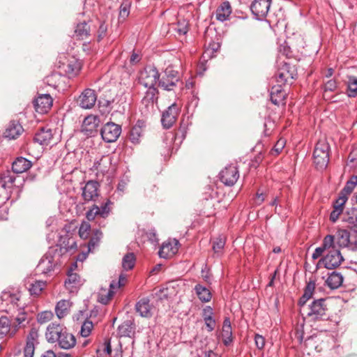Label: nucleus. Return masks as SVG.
Instances as JSON below:
<instances>
[{
    "label": "nucleus",
    "instance_id": "f257e3e1",
    "mask_svg": "<svg viewBox=\"0 0 357 357\" xmlns=\"http://www.w3.org/2000/svg\"><path fill=\"white\" fill-rule=\"evenodd\" d=\"M3 298L8 301L6 312L9 317H0V339L13 337L20 328L25 326V323H28L26 304L22 301L20 293H5Z\"/></svg>",
    "mask_w": 357,
    "mask_h": 357
},
{
    "label": "nucleus",
    "instance_id": "f03ea898",
    "mask_svg": "<svg viewBox=\"0 0 357 357\" xmlns=\"http://www.w3.org/2000/svg\"><path fill=\"white\" fill-rule=\"evenodd\" d=\"M328 310L326 299L320 298L314 300L310 304L308 305L302 306L301 307V312L303 314H306V316L310 317L313 320L323 319L326 315V312Z\"/></svg>",
    "mask_w": 357,
    "mask_h": 357
},
{
    "label": "nucleus",
    "instance_id": "7ed1b4c3",
    "mask_svg": "<svg viewBox=\"0 0 357 357\" xmlns=\"http://www.w3.org/2000/svg\"><path fill=\"white\" fill-rule=\"evenodd\" d=\"M330 146L326 139H320L317 143L313 159L316 168L320 170L324 169L329 162Z\"/></svg>",
    "mask_w": 357,
    "mask_h": 357
},
{
    "label": "nucleus",
    "instance_id": "20e7f679",
    "mask_svg": "<svg viewBox=\"0 0 357 357\" xmlns=\"http://www.w3.org/2000/svg\"><path fill=\"white\" fill-rule=\"evenodd\" d=\"M160 74L154 66H147L140 73L139 82L146 88H149L151 91L152 96L155 94L156 91L155 86L156 84H159Z\"/></svg>",
    "mask_w": 357,
    "mask_h": 357
},
{
    "label": "nucleus",
    "instance_id": "39448f33",
    "mask_svg": "<svg viewBox=\"0 0 357 357\" xmlns=\"http://www.w3.org/2000/svg\"><path fill=\"white\" fill-rule=\"evenodd\" d=\"M179 82L180 75L178 71L173 69L172 66H168L165 70L164 75L159 81V86L164 90L171 91Z\"/></svg>",
    "mask_w": 357,
    "mask_h": 357
},
{
    "label": "nucleus",
    "instance_id": "423d86ee",
    "mask_svg": "<svg viewBox=\"0 0 357 357\" xmlns=\"http://www.w3.org/2000/svg\"><path fill=\"white\" fill-rule=\"evenodd\" d=\"M326 254L322 259L324 266L328 269H334L339 266L343 261L344 258L339 250L335 247H328Z\"/></svg>",
    "mask_w": 357,
    "mask_h": 357
},
{
    "label": "nucleus",
    "instance_id": "0eeeda50",
    "mask_svg": "<svg viewBox=\"0 0 357 357\" xmlns=\"http://www.w3.org/2000/svg\"><path fill=\"white\" fill-rule=\"evenodd\" d=\"M77 267V262L71 264L67 272V278L64 282L66 289L70 293L77 291L82 284L80 276L77 273L73 272Z\"/></svg>",
    "mask_w": 357,
    "mask_h": 357
},
{
    "label": "nucleus",
    "instance_id": "6e6552de",
    "mask_svg": "<svg viewBox=\"0 0 357 357\" xmlns=\"http://www.w3.org/2000/svg\"><path fill=\"white\" fill-rule=\"evenodd\" d=\"M57 261L55 256H52L50 252H48L40 260L36 267V271L41 274H50L56 268Z\"/></svg>",
    "mask_w": 357,
    "mask_h": 357
},
{
    "label": "nucleus",
    "instance_id": "1a4fd4ad",
    "mask_svg": "<svg viewBox=\"0 0 357 357\" xmlns=\"http://www.w3.org/2000/svg\"><path fill=\"white\" fill-rule=\"evenodd\" d=\"M101 136L106 142L116 141L121 133V127L114 123H107L101 129Z\"/></svg>",
    "mask_w": 357,
    "mask_h": 357
},
{
    "label": "nucleus",
    "instance_id": "9d476101",
    "mask_svg": "<svg viewBox=\"0 0 357 357\" xmlns=\"http://www.w3.org/2000/svg\"><path fill=\"white\" fill-rule=\"evenodd\" d=\"M272 0H254L250 6L252 14L257 20L264 19L269 11Z\"/></svg>",
    "mask_w": 357,
    "mask_h": 357
},
{
    "label": "nucleus",
    "instance_id": "9b49d317",
    "mask_svg": "<svg viewBox=\"0 0 357 357\" xmlns=\"http://www.w3.org/2000/svg\"><path fill=\"white\" fill-rule=\"evenodd\" d=\"M99 125V118L95 115H89L84 119L81 132L86 137H93L98 133Z\"/></svg>",
    "mask_w": 357,
    "mask_h": 357
},
{
    "label": "nucleus",
    "instance_id": "f8f14e48",
    "mask_svg": "<svg viewBox=\"0 0 357 357\" xmlns=\"http://www.w3.org/2000/svg\"><path fill=\"white\" fill-rule=\"evenodd\" d=\"M296 74L294 73V67L289 65L284 64L280 68L275 75V79L278 84L282 86L286 83L291 84L292 80L295 78Z\"/></svg>",
    "mask_w": 357,
    "mask_h": 357
},
{
    "label": "nucleus",
    "instance_id": "ddd939ff",
    "mask_svg": "<svg viewBox=\"0 0 357 357\" xmlns=\"http://www.w3.org/2000/svg\"><path fill=\"white\" fill-rule=\"evenodd\" d=\"M66 328L60 324L51 323L48 325L45 333V337L48 342L56 343L61 338Z\"/></svg>",
    "mask_w": 357,
    "mask_h": 357
},
{
    "label": "nucleus",
    "instance_id": "4468645a",
    "mask_svg": "<svg viewBox=\"0 0 357 357\" xmlns=\"http://www.w3.org/2000/svg\"><path fill=\"white\" fill-rule=\"evenodd\" d=\"M239 177L238 171L235 166L226 167L220 172V180L226 185L232 186Z\"/></svg>",
    "mask_w": 357,
    "mask_h": 357
},
{
    "label": "nucleus",
    "instance_id": "2eb2a0df",
    "mask_svg": "<svg viewBox=\"0 0 357 357\" xmlns=\"http://www.w3.org/2000/svg\"><path fill=\"white\" fill-rule=\"evenodd\" d=\"M179 113V107L176 103L170 105L166 111L162 113L161 122L164 128H169L175 123L178 114Z\"/></svg>",
    "mask_w": 357,
    "mask_h": 357
},
{
    "label": "nucleus",
    "instance_id": "dca6fc26",
    "mask_svg": "<svg viewBox=\"0 0 357 357\" xmlns=\"http://www.w3.org/2000/svg\"><path fill=\"white\" fill-rule=\"evenodd\" d=\"M82 196L85 202L96 201L99 196V184L94 181H88L82 188Z\"/></svg>",
    "mask_w": 357,
    "mask_h": 357
},
{
    "label": "nucleus",
    "instance_id": "f3484780",
    "mask_svg": "<svg viewBox=\"0 0 357 357\" xmlns=\"http://www.w3.org/2000/svg\"><path fill=\"white\" fill-rule=\"evenodd\" d=\"M97 96L95 91L87 89L80 95L79 104L84 109H90L93 107L96 102Z\"/></svg>",
    "mask_w": 357,
    "mask_h": 357
},
{
    "label": "nucleus",
    "instance_id": "a211bd4d",
    "mask_svg": "<svg viewBox=\"0 0 357 357\" xmlns=\"http://www.w3.org/2000/svg\"><path fill=\"white\" fill-rule=\"evenodd\" d=\"M52 105V99L49 94H43L38 96L34 101V107L37 112L46 113Z\"/></svg>",
    "mask_w": 357,
    "mask_h": 357
},
{
    "label": "nucleus",
    "instance_id": "6ab92c4d",
    "mask_svg": "<svg viewBox=\"0 0 357 357\" xmlns=\"http://www.w3.org/2000/svg\"><path fill=\"white\" fill-rule=\"evenodd\" d=\"M77 340L74 335L69 333L66 329L61 338H60L56 342L59 348L65 350L73 349L76 345Z\"/></svg>",
    "mask_w": 357,
    "mask_h": 357
},
{
    "label": "nucleus",
    "instance_id": "aec40b11",
    "mask_svg": "<svg viewBox=\"0 0 357 357\" xmlns=\"http://www.w3.org/2000/svg\"><path fill=\"white\" fill-rule=\"evenodd\" d=\"M26 287L31 296H38L47 287V282L43 280L26 281Z\"/></svg>",
    "mask_w": 357,
    "mask_h": 357
},
{
    "label": "nucleus",
    "instance_id": "412c9836",
    "mask_svg": "<svg viewBox=\"0 0 357 357\" xmlns=\"http://www.w3.org/2000/svg\"><path fill=\"white\" fill-rule=\"evenodd\" d=\"M116 281L113 280L109 284V288H101L98 292V301L104 305H107L112 298L116 289Z\"/></svg>",
    "mask_w": 357,
    "mask_h": 357
},
{
    "label": "nucleus",
    "instance_id": "4be33fe9",
    "mask_svg": "<svg viewBox=\"0 0 357 357\" xmlns=\"http://www.w3.org/2000/svg\"><path fill=\"white\" fill-rule=\"evenodd\" d=\"M221 337L225 346L230 345L233 342L232 328L229 318L225 317L223 321Z\"/></svg>",
    "mask_w": 357,
    "mask_h": 357
},
{
    "label": "nucleus",
    "instance_id": "5701e85b",
    "mask_svg": "<svg viewBox=\"0 0 357 357\" xmlns=\"http://www.w3.org/2000/svg\"><path fill=\"white\" fill-rule=\"evenodd\" d=\"M52 130L50 128H42L36 133L34 141L40 145H48L52 139Z\"/></svg>",
    "mask_w": 357,
    "mask_h": 357
},
{
    "label": "nucleus",
    "instance_id": "b1692460",
    "mask_svg": "<svg viewBox=\"0 0 357 357\" xmlns=\"http://www.w3.org/2000/svg\"><path fill=\"white\" fill-rule=\"evenodd\" d=\"M136 311L144 317H150L152 316V307L149 304V299L143 298L139 300L135 305Z\"/></svg>",
    "mask_w": 357,
    "mask_h": 357
},
{
    "label": "nucleus",
    "instance_id": "393cba45",
    "mask_svg": "<svg viewBox=\"0 0 357 357\" xmlns=\"http://www.w3.org/2000/svg\"><path fill=\"white\" fill-rule=\"evenodd\" d=\"M270 96L271 102L274 105H279L283 103L285 99L286 92L282 89L281 85L278 84L272 87Z\"/></svg>",
    "mask_w": 357,
    "mask_h": 357
},
{
    "label": "nucleus",
    "instance_id": "a878e982",
    "mask_svg": "<svg viewBox=\"0 0 357 357\" xmlns=\"http://www.w3.org/2000/svg\"><path fill=\"white\" fill-rule=\"evenodd\" d=\"M38 333L34 328H31L27 335L26 346L24 353L27 354L29 356H33L35 347L34 343L38 338Z\"/></svg>",
    "mask_w": 357,
    "mask_h": 357
},
{
    "label": "nucleus",
    "instance_id": "bb28decb",
    "mask_svg": "<svg viewBox=\"0 0 357 357\" xmlns=\"http://www.w3.org/2000/svg\"><path fill=\"white\" fill-rule=\"evenodd\" d=\"M31 167V161L27 159L20 157L17 158L12 165L13 171L17 174H22L27 171Z\"/></svg>",
    "mask_w": 357,
    "mask_h": 357
},
{
    "label": "nucleus",
    "instance_id": "cd10ccee",
    "mask_svg": "<svg viewBox=\"0 0 357 357\" xmlns=\"http://www.w3.org/2000/svg\"><path fill=\"white\" fill-rule=\"evenodd\" d=\"M72 303L69 300L59 301L55 307V312L59 319H62L70 313Z\"/></svg>",
    "mask_w": 357,
    "mask_h": 357
},
{
    "label": "nucleus",
    "instance_id": "c85d7f7f",
    "mask_svg": "<svg viewBox=\"0 0 357 357\" xmlns=\"http://www.w3.org/2000/svg\"><path fill=\"white\" fill-rule=\"evenodd\" d=\"M22 131L23 128L20 123L10 122L4 132V136L10 139H14L20 135Z\"/></svg>",
    "mask_w": 357,
    "mask_h": 357
},
{
    "label": "nucleus",
    "instance_id": "c756f323",
    "mask_svg": "<svg viewBox=\"0 0 357 357\" xmlns=\"http://www.w3.org/2000/svg\"><path fill=\"white\" fill-rule=\"evenodd\" d=\"M231 13V7L228 1L223 2L216 10V19L220 22L229 19Z\"/></svg>",
    "mask_w": 357,
    "mask_h": 357
},
{
    "label": "nucleus",
    "instance_id": "7c9ffc66",
    "mask_svg": "<svg viewBox=\"0 0 357 357\" xmlns=\"http://www.w3.org/2000/svg\"><path fill=\"white\" fill-rule=\"evenodd\" d=\"M342 282L343 276L341 273L336 271H333L331 274H329L326 280V284L331 289H337L342 285Z\"/></svg>",
    "mask_w": 357,
    "mask_h": 357
},
{
    "label": "nucleus",
    "instance_id": "2f4dec72",
    "mask_svg": "<svg viewBox=\"0 0 357 357\" xmlns=\"http://www.w3.org/2000/svg\"><path fill=\"white\" fill-rule=\"evenodd\" d=\"M81 69L80 62L75 58H72L68 61L66 66L65 72L69 77L76 76Z\"/></svg>",
    "mask_w": 357,
    "mask_h": 357
},
{
    "label": "nucleus",
    "instance_id": "473e14b6",
    "mask_svg": "<svg viewBox=\"0 0 357 357\" xmlns=\"http://www.w3.org/2000/svg\"><path fill=\"white\" fill-rule=\"evenodd\" d=\"M118 333L121 337H131L135 334V326L130 321H125L119 326Z\"/></svg>",
    "mask_w": 357,
    "mask_h": 357
},
{
    "label": "nucleus",
    "instance_id": "72a5a7b5",
    "mask_svg": "<svg viewBox=\"0 0 357 357\" xmlns=\"http://www.w3.org/2000/svg\"><path fill=\"white\" fill-rule=\"evenodd\" d=\"M343 221L350 227H357V208L349 209L343 216Z\"/></svg>",
    "mask_w": 357,
    "mask_h": 357
},
{
    "label": "nucleus",
    "instance_id": "f704fd0d",
    "mask_svg": "<svg viewBox=\"0 0 357 357\" xmlns=\"http://www.w3.org/2000/svg\"><path fill=\"white\" fill-rule=\"evenodd\" d=\"M135 255L133 252H128L122 259V268L126 271H130L135 267Z\"/></svg>",
    "mask_w": 357,
    "mask_h": 357
},
{
    "label": "nucleus",
    "instance_id": "c9c22d12",
    "mask_svg": "<svg viewBox=\"0 0 357 357\" xmlns=\"http://www.w3.org/2000/svg\"><path fill=\"white\" fill-rule=\"evenodd\" d=\"M335 237L337 245H348L349 243V233L345 229H339Z\"/></svg>",
    "mask_w": 357,
    "mask_h": 357
},
{
    "label": "nucleus",
    "instance_id": "e433bc0d",
    "mask_svg": "<svg viewBox=\"0 0 357 357\" xmlns=\"http://www.w3.org/2000/svg\"><path fill=\"white\" fill-rule=\"evenodd\" d=\"M195 290L198 298L202 302H208L211 299V294L210 291L202 285L197 284L195 287Z\"/></svg>",
    "mask_w": 357,
    "mask_h": 357
},
{
    "label": "nucleus",
    "instance_id": "4c0bfd02",
    "mask_svg": "<svg viewBox=\"0 0 357 357\" xmlns=\"http://www.w3.org/2000/svg\"><path fill=\"white\" fill-rule=\"evenodd\" d=\"M178 251V247H160L158 255L160 258L171 259Z\"/></svg>",
    "mask_w": 357,
    "mask_h": 357
},
{
    "label": "nucleus",
    "instance_id": "58836bf2",
    "mask_svg": "<svg viewBox=\"0 0 357 357\" xmlns=\"http://www.w3.org/2000/svg\"><path fill=\"white\" fill-rule=\"evenodd\" d=\"M347 95L353 98L357 96V78L354 76L348 77Z\"/></svg>",
    "mask_w": 357,
    "mask_h": 357
},
{
    "label": "nucleus",
    "instance_id": "ea45409f",
    "mask_svg": "<svg viewBox=\"0 0 357 357\" xmlns=\"http://www.w3.org/2000/svg\"><path fill=\"white\" fill-rule=\"evenodd\" d=\"M89 31V25L86 22H83L77 24L75 32L78 38L84 39L88 36Z\"/></svg>",
    "mask_w": 357,
    "mask_h": 357
},
{
    "label": "nucleus",
    "instance_id": "a19ab883",
    "mask_svg": "<svg viewBox=\"0 0 357 357\" xmlns=\"http://www.w3.org/2000/svg\"><path fill=\"white\" fill-rule=\"evenodd\" d=\"M14 181L15 177L9 171L4 172L0 175V185L3 188L8 187Z\"/></svg>",
    "mask_w": 357,
    "mask_h": 357
},
{
    "label": "nucleus",
    "instance_id": "79ce46f5",
    "mask_svg": "<svg viewBox=\"0 0 357 357\" xmlns=\"http://www.w3.org/2000/svg\"><path fill=\"white\" fill-rule=\"evenodd\" d=\"M142 135V128L139 126H135L132 128L129 138L133 144H138Z\"/></svg>",
    "mask_w": 357,
    "mask_h": 357
},
{
    "label": "nucleus",
    "instance_id": "37998d69",
    "mask_svg": "<svg viewBox=\"0 0 357 357\" xmlns=\"http://www.w3.org/2000/svg\"><path fill=\"white\" fill-rule=\"evenodd\" d=\"M357 182V178H355L354 180L351 179L347 182L344 188L340 191V194L342 196H344L346 197H349V195L354 190Z\"/></svg>",
    "mask_w": 357,
    "mask_h": 357
},
{
    "label": "nucleus",
    "instance_id": "c03bdc74",
    "mask_svg": "<svg viewBox=\"0 0 357 357\" xmlns=\"http://www.w3.org/2000/svg\"><path fill=\"white\" fill-rule=\"evenodd\" d=\"M141 243L142 244H155L158 243L155 233L153 231L146 232L142 235Z\"/></svg>",
    "mask_w": 357,
    "mask_h": 357
},
{
    "label": "nucleus",
    "instance_id": "a18cd8bd",
    "mask_svg": "<svg viewBox=\"0 0 357 357\" xmlns=\"http://www.w3.org/2000/svg\"><path fill=\"white\" fill-rule=\"evenodd\" d=\"M93 328V324L92 321L86 320L82 326L80 335L84 337H88L91 334Z\"/></svg>",
    "mask_w": 357,
    "mask_h": 357
},
{
    "label": "nucleus",
    "instance_id": "49530a36",
    "mask_svg": "<svg viewBox=\"0 0 357 357\" xmlns=\"http://www.w3.org/2000/svg\"><path fill=\"white\" fill-rule=\"evenodd\" d=\"M172 28L179 35H185L188 32V22L185 20H179L177 24H173Z\"/></svg>",
    "mask_w": 357,
    "mask_h": 357
},
{
    "label": "nucleus",
    "instance_id": "de8ad7c7",
    "mask_svg": "<svg viewBox=\"0 0 357 357\" xmlns=\"http://www.w3.org/2000/svg\"><path fill=\"white\" fill-rule=\"evenodd\" d=\"M91 225L87 222H83L79 229V235L83 239H86L89 236Z\"/></svg>",
    "mask_w": 357,
    "mask_h": 357
},
{
    "label": "nucleus",
    "instance_id": "09e8293b",
    "mask_svg": "<svg viewBox=\"0 0 357 357\" xmlns=\"http://www.w3.org/2000/svg\"><path fill=\"white\" fill-rule=\"evenodd\" d=\"M111 164V158L108 155L103 156L100 162H98L96 165V168L98 169L102 172H106L108 171L107 165Z\"/></svg>",
    "mask_w": 357,
    "mask_h": 357
},
{
    "label": "nucleus",
    "instance_id": "8fccbe9b",
    "mask_svg": "<svg viewBox=\"0 0 357 357\" xmlns=\"http://www.w3.org/2000/svg\"><path fill=\"white\" fill-rule=\"evenodd\" d=\"M54 317L51 311H43L38 314L37 320L40 324H45L50 321Z\"/></svg>",
    "mask_w": 357,
    "mask_h": 357
},
{
    "label": "nucleus",
    "instance_id": "3c124183",
    "mask_svg": "<svg viewBox=\"0 0 357 357\" xmlns=\"http://www.w3.org/2000/svg\"><path fill=\"white\" fill-rule=\"evenodd\" d=\"M286 144V140L283 138H280L278 140V142L275 143L274 147L272 149L271 153L273 155H278L282 149L284 148Z\"/></svg>",
    "mask_w": 357,
    "mask_h": 357
},
{
    "label": "nucleus",
    "instance_id": "603ef678",
    "mask_svg": "<svg viewBox=\"0 0 357 357\" xmlns=\"http://www.w3.org/2000/svg\"><path fill=\"white\" fill-rule=\"evenodd\" d=\"M347 200H348L347 197H346L344 196L343 197V196L339 195L338 198L336 199V201L333 204L334 209H337L340 211L342 212L343 209H344V206Z\"/></svg>",
    "mask_w": 357,
    "mask_h": 357
},
{
    "label": "nucleus",
    "instance_id": "864d4df0",
    "mask_svg": "<svg viewBox=\"0 0 357 357\" xmlns=\"http://www.w3.org/2000/svg\"><path fill=\"white\" fill-rule=\"evenodd\" d=\"M111 204L112 202L109 200H107L105 204L99 207V216L103 218L108 216L110 212L109 205Z\"/></svg>",
    "mask_w": 357,
    "mask_h": 357
},
{
    "label": "nucleus",
    "instance_id": "5fc2aeb1",
    "mask_svg": "<svg viewBox=\"0 0 357 357\" xmlns=\"http://www.w3.org/2000/svg\"><path fill=\"white\" fill-rule=\"evenodd\" d=\"M102 237V233L100 230H94L88 245H96L100 242Z\"/></svg>",
    "mask_w": 357,
    "mask_h": 357
},
{
    "label": "nucleus",
    "instance_id": "6e6d98bb",
    "mask_svg": "<svg viewBox=\"0 0 357 357\" xmlns=\"http://www.w3.org/2000/svg\"><path fill=\"white\" fill-rule=\"evenodd\" d=\"M96 216H99V206L93 205V207L86 213V217L88 220H93Z\"/></svg>",
    "mask_w": 357,
    "mask_h": 357
},
{
    "label": "nucleus",
    "instance_id": "4d7b16f0",
    "mask_svg": "<svg viewBox=\"0 0 357 357\" xmlns=\"http://www.w3.org/2000/svg\"><path fill=\"white\" fill-rule=\"evenodd\" d=\"M313 294V292L312 291H307L305 289L304 294L303 296L300 298L298 304L300 305V307H302V306H305L306 305L307 301L312 298Z\"/></svg>",
    "mask_w": 357,
    "mask_h": 357
},
{
    "label": "nucleus",
    "instance_id": "13d9d810",
    "mask_svg": "<svg viewBox=\"0 0 357 357\" xmlns=\"http://www.w3.org/2000/svg\"><path fill=\"white\" fill-rule=\"evenodd\" d=\"M128 282V275L121 273L119 275L118 282H116V289L123 287Z\"/></svg>",
    "mask_w": 357,
    "mask_h": 357
},
{
    "label": "nucleus",
    "instance_id": "bf43d9fd",
    "mask_svg": "<svg viewBox=\"0 0 357 357\" xmlns=\"http://www.w3.org/2000/svg\"><path fill=\"white\" fill-rule=\"evenodd\" d=\"M256 347L259 349H262L265 345V338L259 334H256L255 337Z\"/></svg>",
    "mask_w": 357,
    "mask_h": 357
},
{
    "label": "nucleus",
    "instance_id": "052dcab7",
    "mask_svg": "<svg viewBox=\"0 0 357 357\" xmlns=\"http://www.w3.org/2000/svg\"><path fill=\"white\" fill-rule=\"evenodd\" d=\"M205 324L207 328V331L208 332H211L214 330L215 327V321L213 317L211 318H206L204 319Z\"/></svg>",
    "mask_w": 357,
    "mask_h": 357
},
{
    "label": "nucleus",
    "instance_id": "680f3d73",
    "mask_svg": "<svg viewBox=\"0 0 357 357\" xmlns=\"http://www.w3.org/2000/svg\"><path fill=\"white\" fill-rule=\"evenodd\" d=\"M107 30V25L105 24V23H101L99 26V29L98 31V40H100L103 37L105 36L106 32Z\"/></svg>",
    "mask_w": 357,
    "mask_h": 357
},
{
    "label": "nucleus",
    "instance_id": "e2e57ef3",
    "mask_svg": "<svg viewBox=\"0 0 357 357\" xmlns=\"http://www.w3.org/2000/svg\"><path fill=\"white\" fill-rule=\"evenodd\" d=\"M336 88H337V83H336L335 80H334V79H331V80L328 81L325 84V86H324L325 91H333L335 90Z\"/></svg>",
    "mask_w": 357,
    "mask_h": 357
},
{
    "label": "nucleus",
    "instance_id": "0e129e2a",
    "mask_svg": "<svg viewBox=\"0 0 357 357\" xmlns=\"http://www.w3.org/2000/svg\"><path fill=\"white\" fill-rule=\"evenodd\" d=\"M335 243V237L333 235H327L323 242L322 245H334Z\"/></svg>",
    "mask_w": 357,
    "mask_h": 357
},
{
    "label": "nucleus",
    "instance_id": "69168bd1",
    "mask_svg": "<svg viewBox=\"0 0 357 357\" xmlns=\"http://www.w3.org/2000/svg\"><path fill=\"white\" fill-rule=\"evenodd\" d=\"M141 59V55L139 53L133 52L130 58V63L132 65H135L140 61Z\"/></svg>",
    "mask_w": 357,
    "mask_h": 357
},
{
    "label": "nucleus",
    "instance_id": "338daca9",
    "mask_svg": "<svg viewBox=\"0 0 357 357\" xmlns=\"http://www.w3.org/2000/svg\"><path fill=\"white\" fill-rule=\"evenodd\" d=\"M213 309L210 306H206L202 312L203 319L213 317Z\"/></svg>",
    "mask_w": 357,
    "mask_h": 357
},
{
    "label": "nucleus",
    "instance_id": "774afa93",
    "mask_svg": "<svg viewBox=\"0 0 357 357\" xmlns=\"http://www.w3.org/2000/svg\"><path fill=\"white\" fill-rule=\"evenodd\" d=\"M129 13V8L126 5L121 6L119 12V16L121 18H123V20L126 19L128 16Z\"/></svg>",
    "mask_w": 357,
    "mask_h": 357
}]
</instances>
